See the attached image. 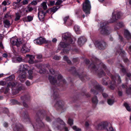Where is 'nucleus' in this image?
<instances>
[{"instance_id":"1","label":"nucleus","mask_w":131,"mask_h":131,"mask_svg":"<svg viewBox=\"0 0 131 131\" xmlns=\"http://www.w3.org/2000/svg\"><path fill=\"white\" fill-rule=\"evenodd\" d=\"M103 68L106 70V71L107 72V74L111 76V78L112 79V81L110 83V88L112 90H113L117 86V84H118L121 83L122 81L121 78L119 75H117L115 77L112 75L110 72L109 71L108 69H106V66L103 63L101 64Z\"/></svg>"},{"instance_id":"2","label":"nucleus","mask_w":131,"mask_h":131,"mask_svg":"<svg viewBox=\"0 0 131 131\" xmlns=\"http://www.w3.org/2000/svg\"><path fill=\"white\" fill-rule=\"evenodd\" d=\"M45 116V111H40L37 113L36 121L37 122V126L36 127L34 126V128L35 129H36L35 127H36L37 128L39 129L40 127H43L44 126V124L40 120V119L42 118Z\"/></svg>"},{"instance_id":"3","label":"nucleus","mask_w":131,"mask_h":131,"mask_svg":"<svg viewBox=\"0 0 131 131\" xmlns=\"http://www.w3.org/2000/svg\"><path fill=\"white\" fill-rule=\"evenodd\" d=\"M45 119L48 122H52V125L53 127L58 128L60 124L63 125L64 122L59 118L55 119L54 118H50V117L46 116Z\"/></svg>"},{"instance_id":"4","label":"nucleus","mask_w":131,"mask_h":131,"mask_svg":"<svg viewBox=\"0 0 131 131\" xmlns=\"http://www.w3.org/2000/svg\"><path fill=\"white\" fill-rule=\"evenodd\" d=\"M58 79L59 81V82L57 81L56 79L51 76L49 75L48 78V79L50 82L52 84L58 85V84L59 82H60L61 83H66V81L65 80L63 79L62 76L60 74L58 75Z\"/></svg>"},{"instance_id":"5","label":"nucleus","mask_w":131,"mask_h":131,"mask_svg":"<svg viewBox=\"0 0 131 131\" xmlns=\"http://www.w3.org/2000/svg\"><path fill=\"white\" fill-rule=\"evenodd\" d=\"M91 6L90 1L89 0H85V2L83 4V9L86 15L89 14Z\"/></svg>"},{"instance_id":"6","label":"nucleus","mask_w":131,"mask_h":131,"mask_svg":"<svg viewBox=\"0 0 131 131\" xmlns=\"http://www.w3.org/2000/svg\"><path fill=\"white\" fill-rule=\"evenodd\" d=\"M107 24H108V23L106 22H105L103 23H101V27L100 29L101 34H103L107 35L109 34L111 32V31L109 30V28H107L105 26Z\"/></svg>"},{"instance_id":"7","label":"nucleus","mask_w":131,"mask_h":131,"mask_svg":"<svg viewBox=\"0 0 131 131\" xmlns=\"http://www.w3.org/2000/svg\"><path fill=\"white\" fill-rule=\"evenodd\" d=\"M63 39L66 41V42H69V43L73 44L74 43V41L73 40L71 37L70 33H66L63 34Z\"/></svg>"},{"instance_id":"8","label":"nucleus","mask_w":131,"mask_h":131,"mask_svg":"<svg viewBox=\"0 0 131 131\" xmlns=\"http://www.w3.org/2000/svg\"><path fill=\"white\" fill-rule=\"evenodd\" d=\"M94 90L92 89L91 90V91L93 92V93L95 94H97L98 93L96 92V91H99L100 92H101L103 91L104 89L102 88L100 85L98 84L97 83H96L94 84Z\"/></svg>"},{"instance_id":"9","label":"nucleus","mask_w":131,"mask_h":131,"mask_svg":"<svg viewBox=\"0 0 131 131\" xmlns=\"http://www.w3.org/2000/svg\"><path fill=\"white\" fill-rule=\"evenodd\" d=\"M10 41L12 45H16L17 47H19L22 43V42L20 39H18L16 38H12L11 39Z\"/></svg>"},{"instance_id":"10","label":"nucleus","mask_w":131,"mask_h":131,"mask_svg":"<svg viewBox=\"0 0 131 131\" xmlns=\"http://www.w3.org/2000/svg\"><path fill=\"white\" fill-rule=\"evenodd\" d=\"M19 73V75L18 77V79L21 82H24L26 80L27 78L26 72H24Z\"/></svg>"},{"instance_id":"11","label":"nucleus","mask_w":131,"mask_h":131,"mask_svg":"<svg viewBox=\"0 0 131 131\" xmlns=\"http://www.w3.org/2000/svg\"><path fill=\"white\" fill-rule=\"evenodd\" d=\"M30 46L28 43L23 44L21 49V52L23 53H25L30 51Z\"/></svg>"},{"instance_id":"12","label":"nucleus","mask_w":131,"mask_h":131,"mask_svg":"<svg viewBox=\"0 0 131 131\" xmlns=\"http://www.w3.org/2000/svg\"><path fill=\"white\" fill-rule=\"evenodd\" d=\"M95 45L98 47L99 48L101 49H104L106 47V44L105 42L103 41L99 42L96 41Z\"/></svg>"},{"instance_id":"13","label":"nucleus","mask_w":131,"mask_h":131,"mask_svg":"<svg viewBox=\"0 0 131 131\" xmlns=\"http://www.w3.org/2000/svg\"><path fill=\"white\" fill-rule=\"evenodd\" d=\"M34 42L37 44L41 45L43 43H47V41H46L45 39L41 37H40L34 40Z\"/></svg>"},{"instance_id":"14","label":"nucleus","mask_w":131,"mask_h":131,"mask_svg":"<svg viewBox=\"0 0 131 131\" xmlns=\"http://www.w3.org/2000/svg\"><path fill=\"white\" fill-rule=\"evenodd\" d=\"M17 83L16 82L15 83L12 82L9 83L8 84L6 87L5 88L4 93L5 94H6L10 90L9 88H10L11 87L12 88L14 87L16 85Z\"/></svg>"},{"instance_id":"15","label":"nucleus","mask_w":131,"mask_h":131,"mask_svg":"<svg viewBox=\"0 0 131 131\" xmlns=\"http://www.w3.org/2000/svg\"><path fill=\"white\" fill-rule=\"evenodd\" d=\"M28 66L26 64H21L19 66V70L17 72L18 73L22 72H25V71L27 69Z\"/></svg>"},{"instance_id":"16","label":"nucleus","mask_w":131,"mask_h":131,"mask_svg":"<svg viewBox=\"0 0 131 131\" xmlns=\"http://www.w3.org/2000/svg\"><path fill=\"white\" fill-rule=\"evenodd\" d=\"M121 15L119 13H117L115 14L113 13L112 18L111 19V22L113 23L115 21L118 19L120 18Z\"/></svg>"},{"instance_id":"17","label":"nucleus","mask_w":131,"mask_h":131,"mask_svg":"<svg viewBox=\"0 0 131 131\" xmlns=\"http://www.w3.org/2000/svg\"><path fill=\"white\" fill-rule=\"evenodd\" d=\"M86 38L84 36H81L80 37L78 41V43L80 46H82L84 44L86 41Z\"/></svg>"},{"instance_id":"18","label":"nucleus","mask_w":131,"mask_h":131,"mask_svg":"<svg viewBox=\"0 0 131 131\" xmlns=\"http://www.w3.org/2000/svg\"><path fill=\"white\" fill-rule=\"evenodd\" d=\"M22 116L23 121L24 122L27 123L30 122V118L27 114L24 113L23 115Z\"/></svg>"},{"instance_id":"19","label":"nucleus","mask_w":131,"mask_h":131,"mask_svg":"<svg viewBox=\"0 0 131 131\" xmlns=\"http://www.w3.org/2000/svg\"><path fill=\"white\" fill-rule=\"evenodd\" d=\"M64 104L63 102L62 101H59L56 104L55 106L58 107L59 108H61L64 106Z\"/></svg>"},{"instance_id":"20","label":"nucleus","mask_w":131,"mask_h":131,"mask_svg":"<svg viewBox=\"0 0 131 131\" xmlns=\"http://www.w3.org/2000/svg\"><path fill=\"white\" fill-rule=\"evenodd\" d=\"M3 23L4 27L6 28H9L11 25L10 21L7 19L4 20Z\"/></svg>"},{"instance_id":"21","label":"nucleus","mask_w":131,"mask_h":131,"mask_svg":"<svg viewBox=\"0 0 131 131\" xmlns=\"http://www.w3.org/2000/svg\"><path fill=\"white\" fill-rule=\"evenodd\" d=\"M109 124H110L107 122H103L100 123V125H101L103 129L106 128Z\"/></svg>"},{"instance_id":"22","label":"nucleus","mask_w":131,"mask_h":131,"mask_svg":"<svg viewBox=\"0 0 131 131\" xmlns=\"http://www.w3.org/2000/svg\"><path fill=\"white\" fill-rule=\"evenodd\" d=\"M124 34L126 38L127 39H129L131 38V35L127 30H125Z\"/></svg>"},{"instance_id":"23","label":"nucleus","mask_w":131,"mask_h":131,"mask_svg":"<svg viewBox=\"0 0 131 131\" xmlns=\"http://www.w3.org/2000/svg\"><path fill=\"white\" fill-rule=\"evenodd\" d=\"M38 16L40 20H42L45 17L44 14L42 12H40L38 13Z\"/></svg>"},{"instance_id":"24","label":"nucleus","mask_w":131,"mask_h":131,"mask_svg":"<svg viewBox=\"0 0 131 131\" xmlns=\"http://www.w3.org/2000/svg\"><path fill=\"white\" fill-rule=\"evenodd\" d=\"M124 26V25L123 23L122 22H120L117 23L116 26L115 27V29L116 30L123 27Z\"/></svg>"},{"instance_id":"25","label":"nucleus","mask_w":131,"mask_h":131,"mask_svg":"<svg viewBox=\"0 0 131 131\" xmlns=\"http://www.w3.org/2000/svg\"><path fill=\"white\" fill-rule=\"evenodd\" d=\"M58 8L57 7H54L49 9L48 10V12H53V13L55 12L58 10Z\"/></svg>"},{"instance_id":"26","label":"nucleus","mask_w":131,"mask_h":131,"mask_svg":"<svg viewBox=\"0 0 131 131\" xmlns=\"http://www.w3.org/2000/svg\"><path fill=\"white\" fill-rule=\"evenodd\" d=\"M66 43L68 44H66V43L63 42H61L59 45V46H60L62 48H65L68 45L70 44L69 43V42H66Z\"/></svg>"},{"instance_id":"27","label":"nucleus","mask_w":131,"mask_h":131,"mask_svg":"<svg viewBox=\"0 0 131 131\" xmlns=\"http://www.w3.org/2000/svg\"><path fill=\"white\" fill-rule=\"evenodd\" d=\"M71 72L72 74H74L75 75H78L79 76L78 73L76 72V69L74 67H72L71 70Z\"/></svg>"},{"instance_id":"28","label":"nucleus","mask_w":131,"mask_h":131,"mask_svg":"<svg viewBox=\"0 0 131 131\" xmlns=\"http://www.w3.org/2000/svg\"><path fill=\"white\" fill-rule=\"evenodd\" d=\"M74 29L77 34H79L81 32L80 30L79 26L77 25H76L74 26Z\"/></svg>"},{"instance_id":"29","label":"nucleus","mask_w":131,"mask_h":131,"mask_svg":"<svg viewBox=\"0 0 131 131\" xmlns=\"http://www.w3.org/2000/svg\"><path fill=\"white\" fill-rule=\"evenodd\" d=\"M29 75L28 78L29 79L32 80L33 79L32 74L33 71L31 70H29L28 71Z\"/></svg>"},{"instance_id":"30","label":"nucleus","mask_w":131,"mask_h":131,"mask_svg":"<svg viewBox=\"0 0 131 131\" xmlns=\"http://www.w3.org/2000/svg\"><path fill=\"white\" fill-rule=\"evenodd\" d=\"M30 97L29 95H25L21 97V99L23 100L26 101L30 99Z\"/></svg>"},{"instance_id":"31","label":"nucleus","mask_w":131,"mask_h":131,"mask_svg":"<svg viewBox=\"0 0 131 131\" xmlns=\"http://www.w3.org/2000/svg\"><path fill=\"white\" fill-rule=\"evenodd\" d=\"M41 6L44 10L46 9L47 8V2H43L41 5Z\"/></svg>"},{"instance_id":"32","label":"nucleus","mask_w":131,"mask_h":131,"mask_svg":"<svg viewBox=\"0 0 131 131\" xmlns=\"http://www.w3.org/2000/svg\"><path fill=\"white\" fill-rule=\"evenodd\" d=\"M21 16L19 13H17L15 14V20L16 21H17L19 19Z\"/></svg>"},{"instance_id":"33","label":"nucleus","mask_w":131,"mask_h":131,"mask_svg":"<svg viewBox=\"0 0 131 131\" xmlns=\"http://www.w3.org/2000/svg\"><path fill=\"white\" fill-rule=\"evenodd\" d=\"M107 102L109 105H112L114 102V99H110L108 100Z\"/></svg>"},{"instance_id":"34","label":"nucleus","mask_w":131,"mask_h":131,"mask_svg":"<svg viewBox=\"0 0 131 131\" xmlns=\"http://www.w3.org/2000/svg\"><path fill=\"white\" fill-rule=\"evenodd\" d=\"M14 60H16L17 61L19 62H20L22 60V58L21 57H19L15 58L13 59L12 61L13 62H16L14 61Z\"/></svg>"},{"instance_id":"35","label":"nucleus","mask_w":131,"mask_h":131,"mask_svg":"<svg viewBox=\"0 0 131 131\" xmlns=\"http://www.w3.org/2000/svg\"><path fill=\"white\" fill-rule=\"evenodd\" d=\"M92 101L93 103L95 104H97L98 102V100L96 97L95 96L93 97L92 100Z\"/></svg>"},{"instance_id":"36","label":"nucleus","mask_w":131,"mask_h":131,"mask_svg":"<svg viewBox=\"0 0 131 131\" xmlns=\"http://www.w3.org/2000/svg\"><path fill=\"white\" fill-rule=\"evenodd\" d=\"M33 58V57H32L29 58V59L28 61V62L29 63L31 64H32L34 63H37L38 62L37 61H34L32 59Z\"/></svg>"},{"instance_id":"37","label":"nucleus","mask_w":131,"mask_h":131,"mask_svg":"<svg viewBox=\"0 0 131 131\" xmlns=\"http://www.w3.org/2000/svg\"><path fill=\"white\" fill-rule=\"evenodd\" d=\"M47 67L49 69L50 72L51 74H53L54 73V70L53 69H50V66L49 64L47 65Z\"/></svg>"},{"instance_id":"38","label":"nucleus","mask_w":131,"mask_h":131,"mask_svg":"<svg viewBox=\"0 0 131 131\" xmlns=\"http://www.w3.org/2000/svg\"><path fill=\"white\" fill-rule=\"evenodd\" d=\"M123 90L121 89V88H118V94L119 96H122L123 94Z\"/></svg>"},{"instance_id":"39","label":"nucleus","mask_w":131,"mask_h":131,"mask_svg":"<svg viewBox=\"0 0 131 131\" xmlns=\"http://www.w3.org/2000/svg\"><path fill=\"white\" fill-rule=\"evenodd\" d=\"M95 129L96 130H102L103 129L101 125H100V123L96 126Z\"/></svg>"},{"instance_id":"40","label":"nucleus","mask_w":131,"mask_h":131,"mask_svg":"<svg viewBox=\"0 0 131 131\" xmlns=\"http://www.w3.org/2000/svg\"><path fill=\"white\" fill-rule=\"evenodd\" d=\"M124 105L126 107L127 110L129 111H131V108L130 106H129L128 104L127 103H125L124 104Z\"/></svg>"},{"instance_id":"41","label":"nucleus","mask_w":131,"mask_h":131,"mask_svg":"<svg viewBox=\"0 0 131 131\" xmlns=\"http://www.w3.org/2000/svg\"><path fill=\"white\" fill-rule=\"evenodd\" d=\"M73 129L75 131H81V129L75 126H74L72 127Z\"/></svg>"},{"instance_id":"42","label":"nucleus","mask_w":131,"mask_h":131,"mask_svg":"<svg viewBox=\"0 0 131 131\" xmlns=\"http://www.w3.org/2000/svg\"><path fill=\"white\" fill-rule=\"evenodd\" d=\"M91 124V121L89 120L86 121L85 124V126L86 127H88Z\"/></svg>"},{"instance_id":"43","label":"nucleus","mask_w":131,"mask_h":131,"mask_svg":"<svg viewBox=\"0 0 131 131\" xmlns=\"http://www.w3.org/2000/svg\"><path fill=\"white\" fill-rule=\"evenodd\" d=\"M24 89V87L22 85L21 86H19L17 89V91L16 92V93H18L19 91L22 90Z\"/></svg>"},{"instance_id":"44","label":"nucleus","mask_w":131,"mask_h":131,"mask_svg":"<svg viewBox=\"0 0 131 131\" xmlns=\"http://www.w3.org/2000/svg\"><path fill=\"white\" fill-rule=\"evenodd\" d=\"M13 130L14 131L17 130L19 131L20 130V126L19 125H16L13 128Z\"/></svg>"},{"instance_id":"45","label":"nucleus","mask_w":131,"mask_h":131,"mask_svg":"<svg viewBox=\"0 0 131 131\" xmlns=\"http://www.w3.org/2000/svg\"><path fill=\"white\" fill-rule=\"evenodd\" d=\"M15 78V76L14 75H12L7 78V79L10 81H12Z\"/></svg>"},{"instance_id":"46","label":"nucleus","mask_w":131,"mask_h":131,"mask_svg":"<svg viewBox=\"0 0 131 131\" xmlns=\"http://www.w3.org/2000/svg\"><path fill=\"white\" fill-rule=\"evenodd\" d=\"M33 16H28L27 17V19L28 21H31L33 19Z\"/></svg>"},{"instance_id":"47","label":"nucleus","mask_w":131,"mask_h":131,"mask_svg":"<svg viewBox=\"0 0 131 131\" xmlns=\"http://www.w3.org/2000/svg\"><path fill=\"white\" fill-rule=\"evenodd\" d=\"M10 17L11 15L10 14L9 12H8L4 16L5 18H8Z\"/></svg>"},{"instance_id":"48","label":"nucleus","mask_w":131,"mask_h":131,"mask_svg":"<svg viewBox=\"0 0 131 131\" xmlns=\"http://www.w3.org/2000/svg\"><path fill=\"white\" fill-rule=\"evenodd\" d=\"M68 124L70 125H71L73 124V121L72 119H69L68 120Z\"/></svg>"},{"instance_id":"49","label":"nucleus","mask_w":131,"mask_h":131,"mask_svg":"<svg viewBox=\"0 0 131 131\" xmlns=\"http://www.w3.org/2000/svg\"><path fill=\"white\" fill-rule=\"evenodd\" d=\"M90 67H92L93 69L95 71H96V70L98 69L96 68L94 64H91L90 65Z\"/></svg>"},{"instance_id":"50","label":"nucleus","mask_w":131,"mask_h":131,"mask_svg":"<svg viewBox=\"0 0 131 131\" xmlns=\"http://www.w3.org/2000/svg\"><path fill=\"white\" fill-rule=\"evenodd\" d=\"M62 2V0H58L55 3L56 5H59L61 4Z\"/></svg>"},{"instance_id":"51","label":"nucleus","mask_w":131,"mask_h":131,"mask_svg":"<svg viewBox=\"0 0 131 131\" xmlns=\"http://www.w3.org/2000/svg\"><path fill=\"white\" fill-rule=\"evenodd\" d=\"M126 93L128 95H131V88H130L128 89L126 91Z\"/></svg>"},{"instance_id":"52","label":"nucleus","mask_w":131,"mask_h":131,"mask_svg":"<svg viewBox=\"0 0 131 131\" xmlns=\"http://www.w3.org/2000/svg\"><path fill=\"white\" fill-rule=\"evenodd\" d=\"M127 87V86L126 85H125L124 84H122L121 86L119 88H121V89L123 90H124V89L126 88Z\"/></svg>"},{"instance_id":"53","label":"nucleus","mask_w":131,"mask_h":131,"mask_svg":"<svg viewBox=\"0 0 131 131\" xmlns=\"http://www.w3.org/2000/svg\"><path fill=\"white\" fill-rule=\"evenodd\" d=\"M21 1V0H17V2H15L13 3V5L14 6H16V5L15 4L18 5L20 2Z\"/></svg>"},{"instance_id":"54","label":"nucleus","mask_w":131,"mask_h":131,"mask_svg":"<svg viewBox=\"0 0 131 131\" xmlns=\"http://www.w3.org/2000/svg\"><path fill=\"white\" fill-rule=\"evenodd\" d=\"M37 4V1L36 0L34 1L31 3V4L33 5H35Z\"/></svg>"},{"instance_id":"55","label":"nucleus","mask_w":131,"mask_h":131,"mask_svg":"<svg viewBox=\"0 0 131 131\" xmlns=\"http://www.w3.org/2000/svg\"><path fill=\"white\" fill-rule=\"evenodd\" d=\"M37 59H40L42 58V55L41 54H37L36 55Z\"/></svg>"},{"instance_id":"56","label":"nucleus","mask_w":131,"mask_h":131,"mask_svg":"<svg viewBox=\"0 0 131 131\" xmlns=\"http://www.w3.org/2000/svg\"><path fill=\"white\" fill-rule=\"evenodd\" d=\"M59 95V94L57 92H54L53 93V97H54L55 98L57 97Z\"/></svg>"},{"instance_id":"57","label":"nucleus","mask_w":131,"mask_h":131,"mask_svg":"<svg viewBox=\"0 0 131 131\" xmlns=\"http://www.w3.org/2000/svg\"><path fill=\"white\" fill-rule=\"evenodd\" d=\"M28 3V1L27 0H24L23 1V5L27 4Z\"/></svg>"},{"instance_id":"58","label":"nucleus","mask_w":131,"mask_h":131,"mask_svg":"<svg viewBox=\"0 0 131 131\" xmlns=\"http://www.w3.org/2000/svg\"><path fill=\"white\" fill-rule=\"evenodd\" d=\"M26 85L28 86H30L31 85L30 82L28 80H27L25 82Z\"/></svg>"},{"instance_id":"59","label":"nucleus","mask_w":131,"mask_h":131,"mask_svg":"<svg viewBox=\"0 0 131 131\" xmlns=\"http://www.w3.org/2000/svg\"><path fill=\"white\" fill-rule=\"evenodd\" d=\"M27 9L29 12H30L33 10V8L32 7L29 6L27 7Z\"/></svg>"},{"instance_id":"60","label":"nucleus","mask_w":131,"mask_h":131,"mask_svg":"<svg viewBox=\"0 0 131 131\" xmlns=\"http://www.w3.org/2000/svg\"><path fill=\"white\" fill-rule=\"evenodd\" d=\"M107 129V131H114L113 128L112 127H109L108 129Z\"/></svg>"},{"instance_id":"61","label":"nucleus","mask_w":131,"mask_h":131,"mask_svg":"<svg viewBox=\"0 0 131 131\" xmlns=\"http://www.w3.org/2000/svg\"><path fill=\"white\" fill-rule=\"evenodd\" d=\"M60 58V57L57 56H55L53 57L54 59L56 60H59Z\"/></svg>"},{"instance_id":"62","label":"nucleus","mask_w":131,"mask_h":131,"mask_svg":"<svg viewBox=\"0 0 131 131\" xmlns=\"http://www.w3.org/2000/svg\"><path fill=\"white\" fill-rule=\"evenodd\" d=\"M3 125V126L5 127H7L8 126V123H7L5 122L4 123Z\"/></svg>"},{"instance_id":"63","label":"nucleus","mask_w":131,"mask_h":131,"mask_svg":"<svg viewBox=\"0 0 131 131\" xmlns=\"http://www.w3.org/2000/svg\"><path fill=\"white\" fill-rule=\"evenodd\" d=\"M69 17V16H67L64 18V23H66V21H67V20H68V19Z\"/></svg>"},{"instance_id":"64","label":"nucleus","mask_w":131,"mask_h":131,"mask_svg":"<svg viewBox=\"0 0 131 131\" xmlns=\"http://www.w3.org/2000/svg\"><path fill=\"white\" fill-rule=\"evenodd\" d=\"M55 3L54 1H50L49 2L50 5L52 6Z\"/></svg>"}]
</instances>
